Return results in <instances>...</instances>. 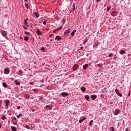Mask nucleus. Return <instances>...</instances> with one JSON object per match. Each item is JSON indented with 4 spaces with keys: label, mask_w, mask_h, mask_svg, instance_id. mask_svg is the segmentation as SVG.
Returning <instances> with one entry per match:
<instances>
[{
    "label": "nucleus",
    "mask_w": 131,
    "mask_h": 131,
    "mask_svg": "<svg viewBox=\"0 0 131 131\" xmlns=\"http://www.w3.org/2000/svg\"><path fill=\"white\" fill-rule=\"evenodd\" d=\"M76 31V30H74L71 33V35H72V36H74Z\"/></svg>",
    "instance_id": "obj_16"
},
{
    "label": "nucleus",
    "mask_w": 131,
    "mask_h": 131,
    "mask_svg": "<svg viewBox=\"0 0 131 131\" xmlns=\"http://www.w3.org/2000/svg\"><path fill=\"white\" fill-rule=\"evenodd\" d=\"M16 85H20L21 83L20 82H16Z\"/></svg>",
    "instance_id": "obj_37"
},
{
    "label": "nucleus",
    "mask_w": 131,
    "mask_h": 131,
    "mask_svg": "<svg viewBox=\"0 0 131 131\" xmlns=\"http://www.w3.org/2000/svg\"><path fill=\"white\" fill-rule=\"evenodd\" d=\"M17 81H18V80H14V82H15V83H16V82H17Z\"/></svg>",
    "instance_id": "obj_55"
},
{
    "label": "nucleus",
    "mask_w": 131,
    "mask_h": 131,
    "mask_svg": "<svg viewBox=\"0 0 131 131\" xmlns=\"http://www.w3.org/2000/svg\"><path fill=\"white\" fill-rule=\"evenodd\" d=\"M38 99L39 100H42V99H43V97H42V96H39Z\"/></svg>",
    "instance_id": "obj_38"
},
{
    "label": "nucleus",
    "mask_w": 131,
    "mask_h": 131,
    "mask_svg": "<svg viewBox=\"0 0 131 131\" xmlns=\"http://www.w3.org/2000/svg\"><path fill=\"white\" fill-rule=\"evenodd\" d=\"M23 28H24V29H27V27L23 26Z\"/></svg>",
    "instance_id": "obj_45"
},
{
    "label": "nucleus",
    "mask_w": 131,
    "mask_h": 131,
    "mask_svg": "<svg viewBox=\"0 0 131 131\" xmlns=\"http://www.w3.org/2000/svg\"><path fill=\"white\" fill-rule=\"evenodd\" d=\"M11 130L12 131H17V128L15 126L11 127Z\"/></svg>",
    "instance_id": "obj_19"
},
{
    "label": "nucleus",
    "mask_w": 131,
    "mask_h": 131,
    "mask_svg": "<svg viewBox=\"0 0 131 131\" xmlns=\"http://www.w3.org/2000/svg\"><path fill=\"white\" fill-rule=\"evenodd\" d=\"M74 11H75V3H74L73 5V9L71 10V12H74Z\"/></svg>",
    "instance_id": "obj_17"
},
{
    "label": "nucleus",
    "mask_w": 131,
    "mask_h": 131,
    "mask_svg": "<svg viewBox=\"0 0 131 131\" xmlns=\"http://www.w3.org/2000/svg\"><path fill=\"white\" fill-rule=\"evenodd\" d=\"M53 34H50V37H52V36H53Z\"/></svg>",
    "instance_id": "obj_52"
},
{
    "label": "nucleus",
    "mask_w": 131,
    "mask_h": 131,
    "mask_svg": "<svg viewBox=\"0 0 131 131\" xmlns=\"http://www.w3.org/2000/svg\"><path fill=\"white\" fill-rule=\"evenodd\" d=\"M32 112H34V110L32 109Z\"/></svg>",
    "instance_id": "obj_61"
},
{
    "label": "nucleus",
    "mask_w": 131,
    "mask_h": 131,
    "mask_svg": "<svg viewBox=\"0 0 131 131\" xmlns=\"http://www.w3.org/2000/svg\"><path fill=\"white\" fill-rule=\"evenodd\" d=\"M81 90L82 91V92H85L86 91V89H85V88L83 87V86H82L81 88Z\"/></svg>",
    "instance_id": "obj_25"
},
{
    "label": "nucleus",
    "mask_w": 131,
    "mask_h": 131,
    "mask_svg": "<svg viewBox=\"0 0 131 131\" xmlns=\"http://www.w3.org/2000/svg\"><path fill=\"white\" fill-rule=\"evenodd\" d=\"M119 114V112H118V110H116V112L114 113V115H118Z\"/></svg>",
    "instance_id": "obj_24"
},
{
    "label": "nucleus",
    "mask_w": 131,
    "mask_h": 131,
    "mask_svg": "<svg viewBox=\"0 0 131 131\" xmlns=\"http://www.w3.org/2000/svg\"><path fill=\"white\" fill-rule=\"evenodd\" d=\"M33 14L37 18H38V17H39V14L38 13V12H34Z\"/></svg>",
    "instance_id": "obj_15"
},
{
    "label": "nucleus",
    "mask_w": 131,
    "mask_h": 131,
    "mask_svg": "<svg viewBox=\"0 0 131 131\" xmlns=\"http://www.w3.org/2000/svg\"><path fill=\"white\" fill-rule=\"evenodd\" d=\"M2 127V124L0 123V128Z\"/></svg>",
    "instance_id": "obj_57"
},
{
    "label": "nucleus",
    "mask_w": 131,
    "mask_h": 131,
    "mask_svg": "<svg viewBox=\"0 0 131 131\" xmlns=\"http://www.w3.org/2000/svg\"><path fill=\"white\" fill-rule=\"evenodd\" d=\"M25 34H26L27 35H29L30 34V33L29 32L25 31Z\"/></svg>",
    "instance_id": "obj_32"
},
{
    "label": "nucleus",
    "mask_w": 131,
    "mask_h": 131,
    "mask_svg": "<svg viewBox=\"0 0 131 131\" xmlns=\"http://www.w3.org/2000/svg\"><path fill=\"white\" fill-rule=\"evenodd\" d=\"M33 92H34V94H35V95H37V90L35 89V90H34Z\"/></svg>",
    "instance_id": "obj_34"
},
{
    "label": "nucleus",
    "mask_w": 131,
    "mask_h": 131,
    "mask_svg": "<svg viewBox=\"0 0 131 131\" xmlns=\"http://www.w3.org/2000/svg\"><path fill=\"white\" fill-rule=\"evenodd\" d=\"M12 120H17V118L16 117L13 118Z\"/></svg>",
    "instance_id": "obj_43"
},
{
    "label": "nucleus",
    "mask_w": 131,
    "mask_h": 131,
    "mask_svg": "<svg viewBox=\"0 0 131 131\" xmlns=\"http://www.w3.org/2000/svg\"><path fill=\"white\" fill-rule=\"evenodd\" d=\"M112 16H117V12L116 11H114L111 13Z\"/></svg>",
    "instance_id": "obj_10"
},
{
    "label": "nucleus",
    "mask_w": 131,
    "mask_h": 131,
    "mask_svg": "<svg viewBox=\"0 0 131 131\" xmlns=\"http://www.w3.org/2000/svg\"><path fill=\"white\" fill-rule=\"evenodd\" d=\"M28 20V18H27L24 20V24L25 25H26L28 27H29V26L28 24L27 21Z\"/></svg>",
    "instance_id": "obj_8"
},
{
    "label": "nucleus",
    "mask_w": 131,
    "mask_h": 131,
    "mask_svg": "<svg viewBox=\"0 0 131 131\" xmlns=\"http://www.w3.org/2000/svg\"><path fill=\"white\" fill-rule=\"evenodd\" d=\"M62 22H65V19H62Z\"/></svg>",
    "instance_id": "obj_51"
},
{
    "label": "nucleus",
    "mask_w": 131,
    "mask_h": 131,
    "mask_svg": "<svg viewBox=\"0 0 131 131\" xmlns=\"http://www.w3.org/2000/svg\"><path fill=\"white\" fill-rule=\"evenodd\" d=\"M24 127H25V128H27V129H30V126L28 125H25L24 126Z\"/></svg>",
    "instance_id": "obj_23"
},
{
    "label": "nucleus",
    "mask_w": 131,
    "mask_h": 131,
    "mask_svg": "<svg viewBox=\"0 0 131 131\" xmlns=\"http://www.w3.org/2000/svg\"><path fill=\"white\" fill-rule=\"evenodd\" d=\"M23 74V72L22 70H19L18 72V75H22Z\"/></svg>",
    "instance_id": "obj_26"
},
{
    "label": "nucleus",
    "mask_w": 131,
    "mask_h": 131,
    "mask_svg": "<svg viewBox=\"0 0 131 131\" xmlns=\"http://www.w3.org/2000/svg\"><path fill=\"white\" fill-rule=\"evenodd\" d=\"M104 7H106V5H104Z\"/></svg>",
    "instance_id": "obj_64"
},
{
    "label": "nucleus",
    "mask_w": 131,
    "mask_h": 131,
    "mask_svg": "<svg viewBox=\"0 0 131 131\" xmlns=\"http://www.w3.org/2000/svg\"><path fill=\"white\" fill-rule=\"evenodd\" d=\"M119 54L120 55H124V54H125V51H124L123 50H120L119 51Z\"/></svg>",
    "instance_id": "obj_12"
},
{
    "label": "nucleus",
    "mask_w": 131,
    "mask_h": 131,
    "mask_svg": "<svg viewBox=\"0 0 131 131\" xmlns=\"http://www.w3.org/2000/svg\"><path fill=\"white\" fill-rule=\"evenodd\" d=\"M97 66L98 67H102L103 66V63H100L99 64H98Z\"/></svg>",
    "instance_id": "obj_31"
},
{
    "label": "nucleus",
    "mask_w": 131,
    "mask_h": 131,
    "mask_svg": "<svg viewBox=\"0 0 131 131\" xmlns=\"http://www.w3.org/2000/svg\"><path fill=\"white\" fill-rule=\"evenodd\" d=\"M20 88L22 89V88H23V86H21Z\"/></svg>",
    "instance_id": "obj_63"
},
{
    "label": "nucleus",
    "mask_w": 131,
    "mask_h": 131,
    "mask_svg": "<svg viewBox=\"0 0 131 131\" xmlns=\"http://www.w3.org/2000/svg\"><path fill=\"white\" fill-rule=\"evenodd\" d=\"M25 7H26V8H27V9H28V8H29V7H28V4H25Z\"/></svg>",
    "instance_id": "obj_40"
},
{
    "label": "nucleus",
    "mask_w": 131,
    "mask_h": 131,
    "mask_svg": "<svg viewBox=\"0 0 131 131\" xmlns=\"http://www.w3.org/2000/svg\"><path fill=\"white\" fill-rule=\"evenodd\" d=\"M125 131H128V128H126L125 129Z\"/></svg>",
    "instance_id": "obj_53"
},
{
    "label": "nucleus",
    "mask_w": 131,
    "mask_h": 131,
    "mask_svg": "<svg viewBox=\"0 0 131 131\" xmlns=\"http://www.w3.org/2000/svg\"><path fill=\"white\" fill-rule=\"evenodd\" d=\"M128 96H130V92H129L128 94Z\"/></svg>",
    "instance_id": "obj_50"
},
{
    "label": "nucleus",
    "mask_w": 131,
    "mask_h": 131,
    "mask_svg": "<svg viewBox=\"0 0 131 131\" xmlns=\"http://www.w3.org/2000/svg\"><path fill=\"white\" fill-rule=\"evenodd\" d=\"M20 39L23 40V38H22V37H20Z\"/></svg>",
    "instance_id": "obj_59"
},
{
    "label": "nucleus",
    "mask_w": 131,
    "mask_h": 131,
    "mask_svg": "<svg viewBox=\"0 0 131 131\" xmlns=\"http://www.w3.org/2000/svg\"><path fill=\"white\" fill-rule=\"evenodd\" d=\"M63 27V26H60L59 28H58L57 29L58 30V31H59V30H61L62 29V28Z\"/></svg>",
    "instance_id": "obj_33"
},
{
    "label": "nucleus",
    "mask_w": 131,
    "mask_h": 131,
    "mask_svg": "<svg viewBox=\"0 0 131 131\" xmlns=\"http://www.w3.org/2000/svg\"><path fill=\"white\" fill-rule=\"evenodd\" d=\"M2 85L4 86V88H7L8 84H7V83L6 82H3Z\"/></svg>",
    "instance_id": "obj_21"
},
{
    "label": "nucleus",
    "mask_w": 131,
    "mask_h": 131,
    "mask_svg": "<svg viewBox=\"0 0 131 131\" xmlns=\"http://www.w3.org/2000/svg\"><path fill=\"white\" fill-rule=\"evenodd\" d=\"M98 70H99V71H102V70H103V67H100V68H99V69H98Z\"/></svg>",
    "instance_id": "obj_39"
},
{
    "label": "nucleus",
    "mask_w": 131,
    "mask_h": 131,
    "mask_svg": "<svg viewBox=\"0 0 131 131\" xmlns=\"http://www.w3.org/2000/svg\"><path fill=\"white\" fill-rule=\"evenodd\" d=\"M15 115H16L17 118H20V117L23 116V114H22V113H20L18 115H17V113H16Z\"/></svg>",
    "instance_id": "obj_11"
},
{
    "label": "nucleus",
    "mask_w": 131,
    "mask_h": 131,
    "mask_svg": "<svg viewBox=\"0 0 131 131\" xmlns=\"http://www.w3.org/2000/svg\"><path fill=\"white\" fill-rule=\"evenodd\" d=\"M1 33L3 36H7V32L6 31H1Z\"/></svg>",
    "instance_id": "obj_2"
},
{
    "label": "nucleus",
    "mask_w": 131,
    "mask_h": 131,
    "mask_svg": "<svg viewBox=\"0 0 131 131\" xmlns=\"http://www.w3.org/2000/svg\"><path fill=\"white\" fill-rule=\"evenodd\" d=\"M115 92L118 96H119V97H122V94L119 93V91L118 89L115 90Z\"/></svg>",
    "instance_id": "obj_5"
},
{
    "label": "nucleus",
    "mask_w": 131,
    "mask_h": 131,
    "mask_svg": "<svg viewBox=\"0 0 131 131\" xmlns=\"http://www.w3.org/2000/svg\"><path fill=\"white\" fill-rule=\"evenodd\" d=\"M90 122H94V120H92L91 121H90Z\"/></svg>",
    "instance_id": "obj_58"
},
{
    "label": "nucleus",
    "mask_w": 131,
    "mask_h": 131,
    "mask_svg": "<svg viewBox=\"0 0 131 131\" xmlns=\"http://www.w3.org/2000/svg\"><path fill=\"white\" fill-rule=\"evenodd\" d=\"M92 100H96L97 99V95H91Z\"/></svg>",
    "instance_id": "obj_7"
},
{
    "label": "nucleus",
    "mask_w": 131,
    "mask_h": 131,
    "mask_svg": "<svg viewBox=\"0 0 131 131\" xmlns=\"http://www.w3.org/2000/svg\"><path fill=\"white\" fill-rule=\"evenodd\" d=\"M21 107L20 106H17V110H19V109H20Z\"/></svg>",
    "instance_id": "obj_44"
},
{
    "label": "nucleus",
    "mask_w": 131,
    "mask_h": 131,
    "mask_svg": "<svg viewBox=\"0 0 131 131\" xmlns=\"http://www.w3.org/2000/svg\"><path fill=\"white\" fill-rule=\"evenodd\" d=\"M4 103H5L6 109H9V104H10V100L6 99L4 100Z\"/></svg>",
    "instance_id": "obj_1"
},
{
    "label": "nucleus",
    "mask_w": 131,
    "mask_h": 131,
    "mask_svg": "<svg viewBox=\"0 0 131 131\" xmlns=\"http://www.w3.org/2000/svg\"><path fill=\"white\" fill-rule=\"evenodd\" d=\"M5 74H9L10 73V69L8 68H5L4 69Z\"/></svg>",
    "instance_id": "obj_3"
},
{
    "label": "nucleus",
    "mask_w": 131,
    "mask_h": 131,
    "mask_svg": "<svg viewBox=\"0 0 131 131\" xmlns=\"http://www.w3.org/2000/svg\"><path fill=\"white\" fill-rule=\"evenodd\" d=\"M88 67H89V64H85L83 66V69H86V68H88Z\"/></svg>",
    "instance_id": "obj_22"
},
{
    "label": "nucleus",
    "mask_w": 131,
    "mask_h": 131,
    "mask_svg": "<svg viewBox=\"0 0 131 131\" xmlns=\"http://www.w3.org/2000/svg\"><path fill=\"white\" fill-rule=\"evenodd\" d=\"M56 31H58L57 29L54 30V32H56Z\"/></svg>",
    "instance_id": "obj_54"
},
{
    "label": "nucleus",
    "mask_w": 131,
    "mask_h": 131,
    "mask_svg": "<svg viewBox=\"0 0 131 131\" xmlns=\"http://www.w3.org/2000/svg\"><path fill=\"white\" fill-rule=\"evenodd\" d=\"M85 119H86V118L83 117L82 119H80L79 121V123H81L83 121H84V120H85Z\"/></svg>",
    "instance_id": "obj_18"
},
{
    "label": "nucleus",
    "mask_w": 131,
    "mask_h": 131,
    "mask_svg": "<svg viewBox=\"0 0 131 131\" xmlns=\"http://www.w3.org/2000/svg\"><path fill=\"white\" fill-rule=\"evenodd\" d=\"M84 98L85 100H86V101H90V96H89V95H85L84 96Z\"/></svg>",
    "instance_id": "obj_20"
},
{
    "label": "nucleus",
    "mask_w": 131,
    "mask_h": 131,
    "mask_svg": "<svg viewBox=\"0 0 131 131\" xmlns=\"http://www.w3.org/2000/svg\"><path fill=\"white\" fill-rule=\"evenodd\" d=\"M40 50L42 51V52H45V47L40 48Z\"/></svg>",
    "instance_id": "obj_35"
},
{
    "label": "nucleus",
    "mask_w": 131,
    "mask_h": 131,
    "mask_svg": "<svg viewBox=\"0 0 131 131\" xmlns=\"http://www.w3.org/2000/svg\"><path fill=\"white\" fill-rule=\"evenodd\" d=\"M61 39H62V38L59 36H56L55 38V40H61Z\"/></svg>",
    "instance_id": "obj_9"
},
{
    "label": "nucleus",
    "mask_w": 131,
    "mask_h": 131,
    "mask_svg": "<svg viewBox=\"0 0 131 131\" xmlns=\"http://www.w3.org/2000/svg\"><path fill=\"white\" fill-rule=\"evenodd\" d=\"M70 29L66 30L63 33L64 35H68V34H69V33H70Z\"/></svg>",
    "instance_id": "obj_4"
},
{
    "label": "nucleus",
    "mask_w": 131,
    "mask_h": 131,
    "mask_svg": "<svg viewBox=\"0 0 131 131\" xmlns=\"http://www.w3.org/2000/svg\"><path fill=\"white\" fill-rule=\"evenodd\" d=\"M111 8V7H107V11H110Z\"/></svg>",
    "instance_id": "obj_42"
},
{
    "label": "nucleus",
    "mask_w": 131,
    "mask_h": 131,
    "mask_svg": "<svg viewBox=\"0 0 131 131\" xmlns=\"http://www.w3.org/2000/svg\"><path fill=\"white\" fill-rule=\"evenodd\" d=\"M24 39H25V40L27 41V40H28V39H29V38H28V37H27V36H26L25 37Z\"/></svg>",
    "instance_id": "obj_30"
},
{
    "label": "nucleus",
    "mask_w": 131,
    "mask_h": 131,
    "mask_svg": "<svg viewBox=\"0 0 131 131\" xmlns=\"http://www.w3.org/2000/svg\"><path fill=\"white\" fill-rule=\"evenodd\" d=\"M113 56V53H111L108 55V57H112Z\"/></svg>",
    "instance_id": "obj_41"
},
{
    "label": "nucleus",
    "mask_w": 131,
    "mask_h": 131,
    "mask_svg": "<svg viewBox=\"0 0 131 131\" xmlns=\"http://www.w3.org/2000/svg\"><path fill=\"white\" fill-rule=\"evenodd\" d=\"M43 24L44 25H46V21H44L43 22Z\"/></svg>",
    "instance_id": "obj_47"
},
{
    "label": "nucleus",
    "mask_w": 131,
    "mask_h": 131,
    "mask_svg": "<svg viewBox=\"0 0 131 131\" xmlns=\"http://www.w3.org/2000/svg\"><path fill=\"white\" fill-rule=\"evenodd\" d=\"M89 125H93V123H92V122H89Z\"/></svg>",
    "instance_id": "obj_46"
},
{
    "label": "nucleus",
    "mask_w": 131,
    "mask_h": 131,
    "mask_svg": "<svg viewBox=\"0 0 131 131\" xmlns=\"http://www.w3.org/2000/svg\"><path fill=\"white\" fill-rule=\"evenodd\" d=\"M82 49H83V47H80V50H82Z\"/></svg>",
    "instance_id": "obj_56"
},
{
    "label": "nucleus",
    "mask_w": 131,
    "mask_h": 131,
    "mask_svg": "<svg viewBox=\"0 0 131 131\" xmlns=\"http://www.w3.org/2000/svg\"><path fill=\"white\" fill-rule=\"evenodd\" d=\"M45 108H49L50 110H52V106H50L49 105H46Z\"/></svg>",
    "instance_id": "obj_27"
},
{
    "label": "nucleus",
    "mask_w": 131,
    "mask_h": 131,
    "mask_svg": "<svg viewBox=\"0 0 131 131\" xmlns=\"http://www.w3.org/2000/svg\"><path fill=\"white\" fill-rule=\"evenodd\" d=\"M99 2H101V0H97L96 3H99Z\"/></svg>",
    "instance_id": "obj_49"
},
{
    "label": "nucleus",
    "mask_w": 131,
    "mask_h": 131,
    "mask_svg": "<svg viewBox=\"0 0 131 131\" xmlns=\"http://www.w3.org/2000/svg\"><path fill=\"white\" fill-rule=\"evenodd\" d=\"M25 98L26 99H29V95L28 94L25 95Z\"/></svg>",
    "instance_id": "obj_36"
},
{
    "label": "nucleus",
    "mask_w": 131,
    "mask_h": 131,
    "mask_svg": "<svg viewBox=\"0 0 131 131\" xmlns=\"http://www.w3.org/2000/svg\"><path fill=\"white\" fill-rule=\"evenodd\" d=\"M50 41H53V39H50Z\"/></svg>",
    "instance_id": "obj_62"
},
{
    "label": "nucleus",
    "mask_w": 131,
    "mask_h": 131,
    "mask_svg": "<svg viewBox=\"0 0 131 131\" xmlns=\"http://www.w3.org/2000/svg\"><path fill=\"white\" fill-rule=\"evenodd\" d=\"M6 118H7L6 117V116H5V115L3 116L2 117V119L3 120H6Z\"/></svg>",
    "instance_id": "obj_29"
},
{
    "label": "nucleus",
    "mask_w": 131,
    "mask_h": 131,
    "mask_svg": "<svg viewBox=\"0 0 131 131\" xmlns=\"http://www.w3.org/2000/svg\"><path fill=\"white\" fill-rule=\"evenodd\" d=\"M78 68V65L75 64V65L73 67V70H74V71H75V70H76Z\"/></svg>",
    "instance_id": "obj_14"
},
{
    "label": "nucleus",
    "mask_w": 131,
    "mask_h": 131,
    "mask_svg": "<svg viewBox=\"0 0 131 131\" xmlns=\"http://www.w3.org/2000/svg\"><path fill=\"white\" fill-rule=\"evenodd\" d=\"M36 33H37V34H38V35H41V34H42V33H41V32L39 31V29H37Z\"/></svg>",
    "instance_id": "obj_6"
},
{
    "label": "nucleus",
    "mask_w": 131,
    "mask_h": 131,
    "mask_svg": "<svg viewBox=\"0 0 131 131\" xmlns=\"http://www.w3.org/2000/svg\"><path fill=\"white\" fill-rule=\"evenodd\" d=\"M109 129L111 131H115V130H114V127H111L109 128Z\"/></svg>",
    "instance_id": "obj_28"
},
{
    "label": "nucleus",
    "mask_w": 131,
    "mask_h": 131,
    "mask_svg": "<svg viewBox=\"0 0 131 131\" xmlns=\"http://www.w3.org/2000/svg\"><path fill=\"white\" fill-rule=\"evenodd\" d=\"M13 124H14L15 125H16V124H17V122H13Z\"/></svg>",
    "instance_id": "obj_48"
},
{
    "label": "nucleus",
    "mask_w": 131,
    "mask_h": 131,
    "mask_svg": "<svg viewBox=\"0 0 131 131\" xmlns=\"http://www.w3.org/2000/svg\"><path fill=\"white\" fill-rule=\"evenodd\" d=\"M86 42V40H84V42H83V43Z\"/></svg>",
    "instance_id": "obj_60"
},
{
    "label": "nucleus",
    "mask_w": 131,
    "mask_h": 131,
    "mask_svg": "<svg viewBox=\"0 0 131 131\" xmlns=\"http://www.w3.org/2000/svg\"><path fill=\"white\" fill-rule=\"evenodd\" d=\"M69 94L67 92H63L61 93L62 97H66V96H68Z\"/></svg>",
    "instance_id": "obj_13"
}]
</instances>
